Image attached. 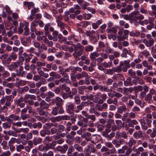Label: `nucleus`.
Listing matches in <instances>:
<instances>
[{
  "label": "nucleus",
  "mask_w": 156,
  "mask_h": 156,
  "mask_svg": "<svg viewBox=\"0 0 156 156\" xmlns=\"http://www.w3.org/2000/svg\"><path fill=\"white\" fill-rule=\"evenodd\" d=\"M104 72L106 74L112 75L113 73L112 69H105Z\"/></svg>",
  "instance_id": "nucleus-61"
},
{
  "label": "nucleus",
  "mask_w": 156,
  "mask_h": 156,
  "mask_svg": "<svg viewBox=\"0 0 156 156\" xmlns=\"http://www.w3.org/2000/svg\"><path fill=\"white\" fill-rule=\"evenodd\" d=\"M143 42L146 47H150L154 45L155 41L154 39L148 40L144 39L143 40Z\"/></svg>",
  "instance_id": "nucleus-5"
},
{
  "label": "nucleus",
  "mask_w": 156,
  "mask_h": 156,
  "mask_svg": "<svg viewBox=\"0 0 156 156\" xmlns=\"http://www.w3.org/2000/svg\"><path fill=\"white\" fill-rule=\"evenodd\" d=\"M94 47L91 45H88L85 47V51L86 52H91L93 50Z\"/></svg>",
  "instance_id": "nucleus-32"
},
{
  "label": "nucleus",
  "mask_w": 156,
  "mask_h": 156,
  "mask_svg": "<svg viewBox=\"0 0 156 156\" xmlns=\"http://www.w3.org/2000/svg\"><path fill=\"white\" fill-rule=\"evenodd\" d=\"M74 47V51L78 52V54L79 55H81L83 54V47L80 44L78 43L76 45H73Z\"/></svg>",
  "instance_id": "nucleus-3"
},
{
  "label": "nucleus",
  "mask_w": 156,
  "mask_h": 156,
  "mask_svg": "<svg viewBox=\"0 0 156 156\" xmlns=\"http://www.w3.org/2000/svg\"><path fill=\"white\" fill-rule=\"evenodd\" d=\"M14 98V97L11 95L9 96H5L6 99L10 101L11 102H12L13 101V99Z\"/></svg>",
  "instance_id": "nucleus-62"
},
{
  "label": "nucleus",
  "mask_w": 156,
  "mask_h": 156,
  "mask_svg": "<svg viewBox=\"0 0 156 156\" xmlns=\"http://www.w3.org/2000/svg\"><path fill=\"white\" fill-rule=\"evenodd\" d=\"M129 33L130 36H135V34L133 32L131 31L129 33L128 30H125L122 31L119 29L117 36V39L119 41H121L128 38Z\"/></svg>",
  "instance_id": "nucleus-1"
},
{
  "label": "nucleus",
  "mask_w": 156,
  "mask_h": 156,
  "mask_svg": "<svg viewBox=\"0 0 156 156\" xmlns=\"http://www.w3.org/2000/svg\"><path fill=\"white\" fill-rule=\"evenodd\" d=\"M43 108L41 107H38L36 109V112L40 115H44L47 116L48 115V112H45L43 110Z\"/></svg>",
  "instance_id": "nucleus-6"
},
{
  "label": "nucleus",
  "mask_w": 156,
  "mask_h": 156,
  "mask_svg": "<svg viewBox=\"0 0 156 156\" xmlns=\"http://www.w3.org/2000/svg\"><path fill=\"white\" fill-rule=\"evenodd\" d=\"M10 57L12 60H15L17 58V55L15 52H12L9 55Z\"/></svg>",
  "instance_id": "nucleus-54"
},
{
  "label": "nucleus",
  "mask_w": 156,
  "mask_h": 156,
  "mask_svg": "<svg viewBox=\"0 0 156 156\" xmlns=\"http://www.w3.org/2000/svg\"><path fill=\"white\" fill-rule=\"evenodd\" d=\"M1 145L2 146V148L4 150H7L9 148V147L7 146V142L5 141H3L1 143Z\"/></svg>",
  "instance_id": "nucleus-39"
},
{
  "label": "nucleus",
  "mask_w": 156,
  "mask_h": 156,
  "mask_svg": "<svg viewBox=\"0 0 156 156\" xmlns=\"http://www.w3.org/2000/svg\"><path fill=\"white\" fill-rule=\"evenodd\" d=\"M58 108L59 107L56 106L52 108L51 112L52 115L55 116L57 115L58 114Z\"/></svg>",
  "instance_id": "nucleus-27"
},
{
  "label": "nucleus",
  "mask_w": 156,
  "mask_h": 156,
  "mask_svg": "<svg viewBox=\"0 0 156 156\" xmlns=\"http://www.w3.org/2000/svg\"><path fill=\"white\" fill-rule=\"evenodd\" d=\"M75 149L74 148V146H73L72 145H70L69 146L68 151L67 153L68 154H72V153L74 151Z\"/></svg>",
  "instance_id": "nucleus-50"
},
{
  "label": "nucleus",
  "mask_w": 156,
  "mask_h": 156,
  "mask_svg": "<svg viewBox=\"0 0 156 156\" xmlns=\"http://www.w3.org/2000/svg\"><path fill=\"white\" fill-rule=\"evenodd\" d=\"M25 72L23 70V66H20V67L19 72L16 73L17 76L23 77L25 75Z\"/></svg>",
  "instance_id": "nucleus-14"
},
{
  "label": "nucleus",
  "mask_w": 156,
  "mask_h": 156,
  "mask_svg": "<svg viewBox=\"0 0 156 156\" xmlns=\"http://www.w3.org/2000/svg\"><path fill=\"white\" fill-rule=\"evenodd\" d=\"M77 93V90L75 88H72L71 91H69L68 93L69 97L71 99L73 98V95Z\"/></svg>",
  "instance_id": "nucleus-13"
},
{
  "label": "nucleus",
  "mask_w": 156,
  "mask_h": 156,
  "mask_svg": "<svg viewBox=\"0 0 156 156\" xmlns=\"http://www.w3.org/2000/svg\"><path fill=\"white\" fill-rule=\"evenodd\" d=\"M53 102L56 105V107H62L63 105V101L62 99L60 98L57 97L55 98V99H52Z\"/></svg>",
  "instance_id": "nucleus-4"
},
{
  "label": "nucleus",
  "mask_w": 156,
  "mask_h": 156,
  "mask_svg": "<svg viewBox=\"0 0 156 156\" xmlns=\"http://www.w3.org/2000/svg\"><path fill=\"white\" fill-rule=\"evenodd\" d=\"M152 96L149 93L146 94V96L144 99V100L146 101H147L149 104L151 103L153 101L152 100Z\"/></svg>",
  "instance_id": "nucleus-19"
},
{
  "label": "nucleus",
  "mask_w": 156,
  "mask_h": 156,
  "mask_svg": "<svg viewBox=\"0 0 156 156\" xmlns=\"http://www.w3.org/2000/svg\"><path fill=\"white\" fill-rule=\"evenodd\" d=\"M74 105L73 104H69L67 106L66 111L68 113L72 114L74 112Z\"/></svg>",
  "instance_id": "nucleus-10"
},
{
  "label": "nucleus",
  "mask_w": 156,
  "mask_h": 156,
  "mask_svg": "<svg viewBox=\"0 0 156 156\" xmlns=\"http://www.w3.org/2000/svg\"><path fill=\"white\" fill-rule=\"evenodd\" d=\"M126 107L125 105H122L119 107L117 109V112L120 113H122L123 111L126 110Z\"/></svg>",
  "instance_id": "nucleus-36"
},
{
  "label": "nucleus",
  "mask_w": 156,
  "mask_h": 156,
  "mask_svg": "<svg viewBox=\"0 0 156 156\" xmlns=\"http://www.w3.org/2000/svg\"><path fill=\"white\" fill-rule=\"evenodd\" d=\"M57 24L58 26L60 28V30H62L65 28V27L66 26L65 23L62 21L56 23Z\"/></svg>",
  "instance_id": "nucleus-31"
},
{
  "label": "nucleus",
  "mask_w": 156,
  "mask_h": 156,
  "mask_svg": "<svg viewBox=\"0 0 156 156\" xmlns=\"http://www.w3.org/2000/svg\"><path fill=\"white\" fill-rule=\"evenodd\" d=\"M82 105L83 108L85 107L88 106L89 105H90V106H93L94 105V103L90 101H83L80 103Z\"/></svg>",
  "instance_id": "nucleus-11"
},
{
  "label": "nucleus",
  "mask_w": 156,
  "mask_h": 156,
  "mask_svg": "<svg viewBox=\"0 0 156 156\" xmlns=\"http://www.w3.org/2000/svg\"><path fill=\"white\" fill-rule=\"evenodd\" d=\"M53 126V124L51 123L48 122L43 125V128L45 129H49Z\"/></svg>",
  "instance_id": "nucleus-29"
},
{
  "label": "nucleus",
  "mask_w": 156,
  "mask_h": 156,
  "mask_svg": "<svg viewBox=\"0 0 156 156\" xmlns=\"http://www.w3.org/2000/svg\"><path fill=\"white\" fill-rule=\"evenodd\" d=\"M29 131V129L28 128H21L19 129L16 131L18 133H27Z\"/></svg>",
  "instance_id": "nucleus-20"
},
{
  "label": "nucleus",
  "mask_w": 156,
  "mask_h": 156,
  "mask_svg": "<svg viewBox=\"0 0 156 156\" xmlns=\"http://www.w3.org/2000/svg\"><path fill=\"white\" fill-rule=\"evenodd\" d=\"M74 148L77 152H82L83 150V147L77 144H74Z\"/></svg>",
  "instance_id": "nucleus-25"
},
{
  "label": "nucleus",
  "mask_w": 156,
  "mask_h": 156,
  "mask_svg": "<svg viewBox=\"0 0 156 156\" xmlns=\"http://www.w3.org/2000/svg\"><path fill=\"white\" fill-rule=\"evenodd\" d=\"M133 136L136 139H138L142 138L143 136L142 132L141 130L135 132L133 134Z\"/></svg>",
  "instance_id": "nucleus-7"
},
{
  "label": "nucleus",
  "mask_w": 156,
  "mask_h": 156,
  "mask_svg": "<svg viewBox=\"0 0 156 156\" xmlns=\"http://www.w3.org/2000/svg\"><path fill=\"white\" fill-rule=\"evenodd\" d=\"M39 105L40 107L43 109L47 108L50 106V105L47 103L44 100H43L39 103Z\"/></svg>",
  "instance_id": "nucleus-18"
},
{
  "label": "nucleus",
  "mask_w": 156,
  "mask_h": 156,
  "mask_svg": "<svg viewBox=\"0 0 156 156\" xmlns=\"http://www.w3.org/2000/svg\"><path fill=\"white\" fill-rule=\"evenodd\" d=\"M23 99H23V98L22 97H21L19 98L18 100H14V101L16 105H18L20 103L22 102L23 101Z\"/></svg>",
  "instance_id": "nucleus-53"
},
{
  "label": "nucleus",
  "mask_w": 156,
  "mask_h": 156,
  "mask_svg": "<svg viewBox=\"0 0 156 156\" xmlns=\"http://www.w3.org/2000/svg\"><path fill=\"white\" fill-rule=\"evenodd\" d=\"M24 148V146L22 144H20L16 146V149L17 151L20 152L21 150L23 149Z\"/></svg>",
  "instance_id": "nucleus-63"
},
{
  "label": "nucleus",
  "mask_w": 156,
  "mask_h": 156,
  "mask_svg": "<svg viewBox=\"0 0 156 156\" xmlns=\"http://www.w3.org/2000/svg\"><path fill=\"white\" fill-rule=\"evenodd\" d=\"M52 140V136H47L44 139L43 142L44 144H46L51 141Z\"/></svg>",
  "instance_id": "nucleus-21"
},
{
  "label": "nucleus",
  "mask_w": 156,
  "mask_h": 156,
  "mask_svg": "<svg viewBox=\"0 0 156 156\" xmlns=\"http://www.w3.org/2000/svg\"><path fill=\"white\" fill-rule=\"evenodd\" d=\"M139 23L141 25H147L149 23V21L147 19H146L143 21L139 20Z\"/></svg>",
  "instance_id": "nucleus-59"
},
{
  "label": "nucleus",
  "mask_w": 156,
  "mask_h": 156,
  "mask_svg": "<svg viewBox=\"0 0 156 156\" xmlns=\"http://www.w3.org/2000/svg\"><path fill=\"white\" fill-rule=\"evenodd\" d=\"M136 140H135L133 138L131 137L130 138L128 144L129 146L131 147L133 146L136 145Z\"/></svg>",
  "instance_id": "nucleus-22"
},
{
  "label": "nucleus",
  "mask_w": 156,
  "mask_h": 156,
  "mask_svg": "<svg viewBox=\"0 0 156 156\" xmlns=\"http://www.w3.org/2000/svg\"><path fill=\"white\" fill-rule=\"evenodd\" d=\"M58 38L59 39V41L60 43H62L66 40V38L63 37L61 34H59L58 35Z\"/></svg>",
  "instance_id": "nucleus-44"
},
{
  "label": "nucleus",
  "mask_w": 156,
  "mask_h": 156,
  "mask_svg": "<svg viewBox=\"0 0 156 156\" xmlns=\"http://www.w3.org/2000/svg\"><path fill=\"white\" fill-rule=\"evenodd\" d=\"M72 123L70 122H68L66 125V129L67 131H70L71 130V128L72 126Z\"/></svg>",
  "instance_id": "nucleus-57"
},
{
  "label": "nucleus",
  "mask_w": 156,
  "mask_h": 156,
  "mask_svg": "<svg viewBox=\"0 0 156 156\" xmlns=\"http://www.w3.org/2000/svg\"><path fill=\"white\" fill-rule=\"evenodd\" d=\"M33 143L34 145H37V144L41 143L42 141V139L40 137L34 138L33 140Z\"/></svg>",
  "instance_id": "nucleus-26"
},
{
  "label": "nucleus",
  "mask_w": 156,
  "mask_h": 156,
  "mask_svg": "<svg viewBox=\"0 0 156 156\" xmlns=\"http://www.w3.org/2000/svg\"><path fill=\"white\" fill-rule=\"evenodd\" d=\"M57 143L55 141H53L50 144L49 146L50 149H55V147Z\"/></svg>",
  "instance_id": "nucleus-58"
},
{
  "label": "nucleus",
  "mask_w": 156,
  "mask_h": 156,
  "mask_svg": "<svg viewBox=\"0 0 156 156\" xmlns=\"http://www.w3.org/2000/svg\"><path fill=\"white\" fill-rule=\"evenodd\" d=\"M77 124L78 126L82 128L86 127L87 126V123H84L82 121H78Z\"/></svg>",
  "instance_id": "nucleus-42"
},
{
  "label": "nucleus",
  "mask_w": 156,
  "mask_h": 156,
  "mask_svg": "<svg viewBox=\"0 0 156 156\" xmlns=\"http://www.w3.org/2000/svg\"><path fill=\"white\" fill-rule=\"evenodd\" d=\"M130 62V61L129 60H125L124 62H121L120 63H122V66L124 65H125L126 67L128 68L130 67V66H129V64Z\"/></svg>",
  "instance_id": "nucleus-52"
},
{
  "label": "nucleus",
  "mask_w": 156,
  "mask_h": 156,
  "mask_svg": "<svg viewBox=\"0 0 156 156\" xmlns=\"http://www.w3.org/2000/svg\"><path fill=\"white\" fill-rule=\"evenodd\" d=\"M99 56V54L97 52L95 51L90 53V57L92 61H96V57H98Z\"/></svg>",
  "instance_id": "nucleus-12"
},
{
  "label": "nucleus",
  "mask_w": 156,
  "mask_h": 156,
  "mask_svg": "<svg viewBox=\"0 0 156 156\" xmlns=\"http://www.w3.org/2000/svg\"><path fill=\"white\" fill-rule=\"evenodd\" d=\"M83 19L84 20H89L92 17L91 14L84 13L83 14Z\"/></svg>",
  "instance_id": "nucleus-47"
},
{
  "label": "nucleus",
  "mask_w": 156,
  "mask_h": 156,
  "mask_svg": "<svg viewBox=\"0 0 156 156\" xmlns=\"http://www.w3.org/2000/svg\"><path fill=\"white\" fill-rule=\"evenodd\" d=\"M36 97L34 95L26 94L25 95L24 100H27L28 98L36 100Z\"/></svg>",
  "instance_id": "nucleus-30"
},
{
  "label": "nucleus",
  "mask_w": 156,
  "mask_h": 156,
  "mask_svg": "<svg viewBox=\"0 0 156 156\" xmlns=\"http://www.w3.org/2000/svg\"><path fill=\"white\" fill-rule=\"evenodd\" d=\"M95 31L92 30L91 31L87 30L85 33L86 34L87 37H90L92 35L95 34Z\"/></svg>",
  "instance_id": "nucleus-43"
},
{
  "label": "nucleus",
  "mask_w": 156,
  "mask_h": 156,
  "mask_svg": "<svg viewBox=\"0 0 156 156\" xmlns=\"http://www.w3.org/2000/svg\"><path fill=\"white\" fill-rule=\"evenodd\" d=\"M114 121L112 119H109L108 120L107 124L105 125V126L108 128H110L112 124L114 123Z\"/></svg>",
  "instance_id": "nucleus-35"
},
{
  "label": "nucleus",
  "mask_w": 156,
  "mask_h": 156,
  "mask_svg": "<svg viewBox=\"0 0 156 156\" xmlns=\"http://www.w3.org/2000/svg\"><path fill=\"white\" fill-rule=\"evenodd\" d=\"M135 102L137 105H140L141 108H143L145 104L144 101L140 100H136Z\"/></svg>",
  "instance_id": "nucleus-24"
},
{
  "label": "nucleus",
  "mask_w": 156,
  "mask_h": 156,
  "mask_svg": "<svg viewBox=\"0 0 156 156\" xmlns=\"http://www.w3.org/2000/svg\"><path fill=\"white\" fill-rule=\"evenodd\" d=\"M122 63H120L119 66H118L116 67H113L112 69V71L113 72H116L117 73H119L121 72L122 70Z\"/></svg>",
  "instance_id": "nucleus-16"
},
{
  "label": "nucleus",
  "mask_w": 156,
  "mask_h": 156,
  "mask_svg": "<svg viewBox=\"0 0 156 156\" xmlns=\"http://www.w3.org/2000/svg\"><path fill=\"white\" fill-rule=\"evenodd\" d=\"M90 40L92 43H94L97 42L98 41V39L95 36V34L92 35V36L90 37Z\"/></svg>",
  "instance_id": "nucleus-48"
},
{
  "label": "nucleus",
  "mask_w": 156,
  "mask_h": 156,
  "mask_svg": "<svg viewBox=\"0 0 156 156\" xmlns=\"http://www.w3.org/2000/svg\"><path fill=\"white\" fill-rule=\"evenodd\" d=\"M144 151V149L142 147H140L135 150L136 154L137 155L140 154V152H142Z\"/></svg>",
  "instance_id": "nucleus-33"
},
{
  "label": "nucleus",
  "mask_w": 156,
  "mask_h": 156,
  "mask_svg": "<svg viewBox=\"0 0 156 156\" xmlns=\"http://www.w3.org/2000/svg\"><path fill=\"white\" fill-rule=\"evenodd\" d=\"M23 27L24 25L23 23H20V27L18 28V32L20 34H21L23 32Z\"/></svg>",
  "instance_id": "nucleus-55"
},
{
  "label": "nucleus",
  "mask_w": 156,
  "mask_h": 156,
  "mask_svg": "<svg viewBox=\"0 0 156 156\" xmlns=\"http://www.w3.org/2000/svg\"><path fill=\"white\" fill-rule=\"evenodd\" d=\"M2 126L3 128L5 129H10L11 127V125L7 122H4L2 124Z\"/></svg>",
  "instance_id": "nucleus-45"
},
{
  "label": "nucleus",
  "mask_w": 156,
  "mask_h": 156,
  "mask_svg": "<svg viewBox=\"0 0 156 156\" xmlns=\"http://www.w3.org/2000/svg\"><path fill=\"white\" fill-rule=\"evenodd\" d=\"M144 19V16L143 15L139 13V14L137 16L133 18V19L134 20H139L141 21L142 20H143Z\"/></svg>",
  "instance_id": "nucleus-38"
},
{
  "label": "nucleus",
  "mask_w": 156,
  "mask_h": 156,
  "mask_svg": "<svg viewBox=\"0 0 156 156\" xmlns=\"http://www.w3.org/2000/svg\"><path fill=\"white\" fill-rule=\"evenodd\" d=\"M153 131L150 134V136L152 138H154L156 136V129L153 128Z\"/></svg>",
  "instance_id": "nucleus-64"
},
{
  "label": "nucleus",
  "mask_w": 156,
  "mask_h": 156,
  "mask_svg": "<svg viewBox=\"0 0 156 156\" xmlns=\"http://www.w3.org/2000/svg\"><path fill=\"white\" fill-rule=\"evenodd\" d=\"M76 110L75 111V112L76 113H78L80 110H82L83 107L81 104H80L76 106Z\"/></svg>",
  "instance_id": "nucleus-56"
},
{
  "label": "nucleus",
  "mask_w": 156,
  "mask_h": 156,
  "mask_svg": "<svg viewBox=\"0 0 156 156\" xmlns=\"http://www.w3.org/2000/svg\"><path fill=\"white\" fill-rule=\"evenodd\" d=\"M131 78L129 77L126 80L124 81V84L125 86L132 85V84L131 83Z\"/></svg>",
  "instance_id": "nucleus-28"
},
{
  "label": "nucleus",
  "mask_w": 156,
  "mask_h": 156,
  "mask_svg": "<svg viewBox=\"0 0 156 156\" xmlns=\"http://www.w3.org/2000/svg\"><path fill=\"white\" fill-rule=\"evenodd\" d=\"M107 30H108V33L112 32L114 33H116L117 32L115 28L114 27H113L111 29L108 28Z\"/></svg>",
  "instance_id": "nucleus-60"
},
{
  "label": "nucleus",
  "mask_w": 156,
  "mask_h": 156,
  "mask_svg": "<svg viewBox=\"0 0 156 156\" xmlns=\"http://www.w3.org/2000/svg\"><path fill=\"white\" fill-rule=\"evenodd\" d=\"M128 73L130 76H131L132 77L135 78L136 76V73L135 71H133V70L131 69H129L128 70Z\"/></svg>",
  "instance_id": "nucleus-34"
},
{
  "label": "nucleus",
  "mask_w": 156,
  "mask_h": 156,
  "mask_svg": "<svg viewBox=\"0 0 156 156\" xmlns=\"http://www.w3.org/2000/svg\"><path fill=\"white\" fill-rule=\"evenodd\" d=\"M112 61L109 62L108 63L105 62L103 63L102 64L104 67L107 68L111 67L112 66Z\"/></svg>",
  "instance_id": "nucleus-37"
},
{
  "label": "nucleus",
  "mask_w": 156,
  "mask_h": 156,
  "mask_svg": "<svg viewBox=\"0 0 156 156\" xmlns=\"http://www.w3.org/2000/svg\"><path fill=\"white\" fill-rule=\"evenodd\" d=\"M74 100L76 104L78 105L80 104L81 101L79 96H75L74 98Z\"/></svg>",
  "instance_id": "nucleus-49"
},
{
  "label": "nucleus",
  "mask_w": 156,
  "mask_h": 156,
  "mask_svg": "<svg viewBox=\"0 0 156 156\" xmlns=\"http://www.w3.org/2000/svg\"><path fill=\"white\" fill-rule=\"evenodd\" d=\"M108 38L111 40L112 39L113 41H115L116 40L117 37H117L114 34H109L108 35Z\"/></svg>",
  "instance_id": "nucleus-51"
},
{
  "label": "nucleus",
  "mask_w": 156,
  "mask_h": 156,
  "mask_svg": "<svg viewBox=\"0 0 156 156\" xmlns=\"http://www.w3.org/2000/svg\"><path fill=\"white\" fill-rule=\"evenodd\" d=\"M149 51L147 49L141 51L139 54V56L141 57H142L143 56H144L146 58L150 55Z\"/></svg>",
  "instance_id": "nucleus-9"
},
{
  "label": "nucleus",
  "mask_w": 156,
  "mask_h": 156,
  "mask_svg": "<svg viewBox=\"0 0 156 156\" xmlns=\"http://www.w3.org/2000/svg\"><path fill=\"white\" fill-rule=\"evenodd\" d=\"M55 16L56 19V23L62 21L63 18L62 15L61 14Z\"/></svg>",
  "instance_id": "nucleus-40"
},
{
  "label": "nucleus",
  "mask_w": 156,
  "mask_h": 156,
  "mask_svg": "<svg viewBox=\"0 0 156 156\" xmlns=\"http://www.w3.org/2000/svg\"><path fill=\"white\" fill-rule=\"evenodd\" d=\"M107 102L108 104H113L114 105H117L118 104V99L116 98H114L113 100L109 98L107 100Z\"/></svg>",
  "instance_id": "nucleus-15"
},
{
  "label": "nucleus",
  "mask_w": 156,
  "mask_h": 156,
  "mask_svg": "<svg viewBox=\"0 0 156 156\" xmlns=\"http://www.w3.org/2000/svg\"><path fill=\"white\" fill-rule=\"evenodd\" d=\"M10 117L13 119L14 121H16L20 119V117L18 115H16L14 114H12L10 115Z\"/></svg>",
  "instance_id": "nucleus-41"
},
{
  "label": "nucleus",
  "mask_w": 156,
  "mask_h": 156,
  "mask_svg": "<svg viewBox=\"0 0 156 156\" xmlns=\"http://www.w3.org/2000/svg\"><path fill=\"white\" fill-rule=\"evenodd\" d=\"M140 111V108L137 106H134L132 109V111L135 113H138Z\"/></svg>",
  "instance_id": "nucleus-46"
},
{
  "label": "nucleus",
  "mask_w": 156,
  "mask_h": 156,
  "mask_svg": "<svg viewBox=\"0 0 156 156\" xmlns=\"http://www.w3.org/2000/svg\"><path fill=\"white\" fill-rule=\"evenodd\" d=\"M23 4L25 6H27L28 9H30L31 8L34 7V4L32 2H23Z\"/></svg>",
  "instance_id": "nucleus-23"
},
{
  "label": "nucleus",
  "mask_w": 156,
  "mask_h": 156,
  "mask_svg": "<svg viewBox=\"0 0 156 156\" xmlns=\"http://www.w3.org/2000/svg\"><path fill=\"white\" fill-rule=\"evenodd\" d=\"M90 108L89 110V113L90 114H94L97 117L100 116L101 114L100 113L95 110V108H94V105L93 106H90Z\"/></svg>",
  "instance_id": "nucleus-8"
},
{
  "label": "nucleus",
  "mask_w": 156,
  "mask_h": 156,
  "mask_svg": "<svg viewBox=\"0 0 156 156\" xmlns=\"http://www.w3.org/2000/svg\"><path fill=\"white\" fill-rule=\"evenodd\" d=\"M68 146L67 144H65L62 146H58L56 147L54 151L55 152H59L61 154H65L68 149Z\"/></svg>",
  "instance_id": "nucleus-2"
},
{
  "label": "nucleus",
  "mask_w": 156,
  "mask_h": 156,
  "mask_svg": "<svg viewBox=\"0 0 156 156\" xmlns=\"http://www.w3.org/2000/svg\"><path fill=\"white\" fill-rule=\"evenodd\" d=\"M54 153L52 151H49L47 152L43 153H38L39 156H54Z\"/></svg>",
  "instance_id": "nucleus-17"
}]
</instances>
